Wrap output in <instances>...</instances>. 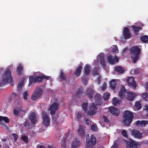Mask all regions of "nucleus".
I'll return each instance as SVG.
<instances>
[{
	"instance_id": "f257e3e1",
	"label": "nucleus",
	"mask_w": 148,
	"mask_h": 148,
	"mask_svg": "<svg viewBox=\"0 0 148 148\" xmlns=\"http://www.w3.org/2000/svg\"><path fill=\"white\" fill-rule=\"evenodd\" d=\"M141 50V49L137 46L135 45L131 47L130 49V53L132 62L135 63L139 59Z\"/></svg>"
},
{
	"instance_id": "f03ea898",
	"label": "nucleus",
	"mask_w": 148,
	"mask_h": 148,
	"mask_svg": "<svg viewBox=\"0 0 148 148\" xmlns=\"http://www.w3.org/2000/svg\"><path fill=\"white\" fill-rule=\"evenodd\" d=\"M123 122L125 126H129L134 117L132 112L129 110L125 111L123 113Z\"/></svg>"
},
{
	"instance_id": "7ed1b4c3",
	"label": "nucleus",
	"mask_w": 148,
	"mask_h": 148,
	"mask_svg": "<svg viewBox=\"0 0 148 148\" xmlns=\"http://www.w3.org/2000/svg\"><path fill=\"white\" fill-rule=\"evenodd\" d=\"M49 77L46 75H42L41 76H36L34 77V75L30 76L29 77V86L32 87L34 84L36 83H39L42 81L44 79H48Z\"/></svg>"
},
{
	"instance_id": "20e7f679",
	"label": "nucleus",
	"mask_w": 148,
	"mask_h": 148,
	"mask_svg": "<svg viewBox=\"0 0 148 148\" xmlns=\"http://www.w3.org/2000/svg\"><path fill=\"white\" fill-rule=\"evenodd\" d=\"M11 71L9 69H6L5 73L2 75V81H0V86H3L6 83H11L12 80L11 75Z\"/></svg>"
},
{
	"instance_id": "39448f33",
	"label": "nucleus",
	"mask_w": 148,
	"mask_h": 148,
	"mask_svg": "<svg viewBox=\"0 0 148 148\" xmlns=\"http://www.w3.org/2000/svg\"><path fill=\"white\" fill-rule=\"evenodd\" d=\"M86 146L87 148H92V146L95 145L96 139L94 135H92L90 138H89V135L87 134L86 135Z\"/></svg>"
},
{
	"instance_id": "423d86ee",
	"label": "nucleus",
	"mask_w": 148,
	"mask_h": 148,
	"mask_svg": "<svg viewBox=\"0 0 148 148\" xmlns=\"http://www.w3.org/2000/svg\"><path fill=\"white\" fill-rule=\"evenodd\" d=\"M43 92V90L39 87L37 86L32 95L31 99L33 100H37L42 96Z\"/></svg>"
},
{
	"instance_id": "0eeeda50",
	"label": "nucleus",
	"mask_w": 148,
	"mask_h": 148,
	"mask_svg": "<svg viewBox=\"0 0 148 148\" xmlns=\"http://www.w3.org/2000/svg\"><path fill=\"white\" fill-rule=\"evenodd\" d=\"M42 118L43 119L42 123L46 127L50 125V120L47 113L44 111H42Z\"/></svg>"
},
{
	"instance_id": "6e6552de",
	"label": "nucleus",
	"mask_w": 148,
	"mask_h": 148,
	"mask_svg": "<svg viewBox=\"0 0 148 148\" xmlns=\"http://www.w3.org/2000/svg\"><path fill=\"white\" fill-rule=\"evenodd\" d=\"M89 110L87 111V114L90 116L95 115L97 110L96 105L94 103H92L90 105Z\"/></svg>"
},
{
	"instance_id": "1a4fd4ad",
	"label": "nucleus",
	"mask_w": 148,
	"mask_h": 148,
	"mask_svg": "<svg viewBox=\"0 0 148 148\" xmlns=\"http://www.w3.org/2000/svg\"><path fill=\"white\" fill-rule=\"evenodd\" d=\"M59 104L56 102H54L50 107L49 110L51 114L53 115L56 114V111L59 108Z\"/></svg>"
},
{
	"instance_id": "9d476101",
	"label": "nucleus",
	"mask_w": 148,
	"mask_h": 148,
	"mask_svg": "<svg viewBox=\"0 0 148 148\" xmlns=\"http://www.w3.org/2000/svg\"><path fill=\"white\" fill-rule=\"evenodd\" d=\"M131 133L132 135L138 139H141L143 137L142 133L137 130H132L131 131Z\"/></svg>"
},
{
	"instance_id": "9b49d317",
	"label": "nucleus",
	"mask_w": 148,
	"mask_h": 148,
	"mask_svg": "<svg viewBox=\"0 0 148 148\" xmlns=\"http://www.w3.org/2000/svg\"><path fill=\"white\" fill-rule=\"evenodd\" d=\"M126 81L129 86L133 89H135L136 88V84L133 77H129L126 80Z\"/></svg>"
},
{
	"instance_id": "f8f14e48",
	"label": "nucleus",
	"mask_w": 148,
	"mask_h": 148,
	"mask_svg": "<svg viewBox=\"0 0 148 148\" xmlns=\"http://www.w3.org/2000/svg\"><path fill=\"white\" fill-rule=\"evenodd\" d=\"M107 59L109 63L111 64L117 62L119 60V58L117 57L116 56L113 57L111 55L108 56Z\"/></svg>"
},
{
	"instance_id": "ddd939ff",
	"label": "nucleus",
	"mask_w": 148,
	"mask_h": 148,
	"mask_svg": "<svg viewBox=\"0 0 148 148\" xmlns=\"http://www.w3.org/2000/svg\"><path fill=\"white\" fill-rule=\"evenodd\" d=\"M110 112L113 115L117 116H118L120 111L119 109L114 107L111 106L109 108Z\"/></svg>"
},
{
	"instance_id": "4468645a",
	"label": "nucleus",
	"mask_w": 148,
	"mask_h": 148,
	"mask_svg": "<svg viewBox=\"0 0 148 148\" xmlns=\"http://www.w3.org/2000/svg\"><path fill=\"white\" fill-rule=\"evenodd\" d=\"M123 34L125 39L130 38L131 34L130 33L129 28L127 27H125L123 29Z\"/></svg>"
},
{
	"instance_id": "2eb2a0df",
	"label": "nucleus",
	"mask_w": 148,
	"mask_h": 148,
	"mask_svg": "<svg viewBox=\"0 0 148 148\" xmlns=\"http://www.w3.org/2000/svg\"><path fill=\"white\" fill-rule=\"evenodd\" d=\"M36 115V114L35 113L32 112L29 116V119L30 120L31 122L33 124H35L37 121Z\"/></svg>"
},
{
	"instance_id": "dca6fc26",
	"label": "nucleus",
	"mask_w": 148,
	"mask_h": 148,
	"mask_svg": "<svg viewBox=\"0 0 148 148\" xmlns=\"http://www.w3.org/2000/svg\"><path fill=\"white\" fill-rule=\"evenodd\" d=\"M86 95L89 98L92 99L93 97V95L95 92V91L92 88L89 87L86 90Z\"/></svg>"
},
{
	"instance_id": "f3484780",
	"label": "nucleus",
	"mask_w": 148,
	"mask_h": 148,
	"mask_svg": "<svg viewBox=\"0 0 148 148\" xmlns=\"http://www.w3.org/2000/svg\"><path fill=\"white\" fill-rule=\"evenodd\" d=\"M84 128L82 125H79L78 130V134L80 136L84 137L85 135V132L84 130Z\"/></svg>"
},
{
	"instance_id": "a211bd4d",
	"label": "nucleus",
	"mask_w": 148,
	"mask_h": 148,
	"mask_svg": "<svg viewBox=\"0 0 148 148\" xmlns=\"http://www.w3.org/2000/svg\"><path fill=\"white\" fill-rule=\"evenodd\" d=\"M80 141L77 138L73 140L71 145V148H77L80 145Z\"/></svg>"
},
{
	"instance_id": "6ab92c4d",
	"label": "nucleus",
	"mask_w": 148,
	"mask_h": 148,
	"mask_svg": "<svg viewBox=\"0 0 148 148\" xmlns=\"http://www.w3.org/2000/svg\"><path fill=\"white\" fill-rule=\"evenodd\" d=\"M3 121H4V123H9L10 120L7 117L0 116V125H4Z\"/></svg>"
},
{
	"instance_id": "aec40b11",
	"label": "nucleus",
	"mask_w": 148,
	"mask_h": 148,
	"mask_svg": "<svg viewBox=\"0 0 148 148\" xmlns=\"http://www.w3.org/2000/svg\"><path fill=\"white\" fill-rule=\"evenodd\" d=\"M127 99L129 101H133L136 96L134 93L132 92H127Z\"/></svg>"
},
{
	"instance_id": "412c9836",
	"label": "nucleus",
	"mask_w": 148,
	"mask_h": 148,
	"mask_svg": "<svg viewBox=\"0 0 148 148\" xmlns=\"http://www.w3.org/2000/svg\"><path fill=\"white\" fill-rule=\"evenodd\" d=\"M24 67L22 65L20 64L16 68V74L18 75H20L23 72Z\"/></svg>"
},
{
	"instance_id": "4be33fe9",
	"label": "nucleus",
	"mask_w": 148,
	"mask_h": 148,
	"mask_svg": "<svg viewBox=\"0 0 148 148\" xmlns=\"http://www.w3.org/2000/svg\"><path fill=\"white\" fill-rule=\"evenodd\" d=\"M126 92V89H125L124 86H123L121 88L120 90L119 93V96L121 98H122L125 94Z\"/></svg>"
},
{
	"instance_id": "5701e85b",
	"label": "nucleus",
	"mask_w": 148,
	"mask_h": 148,
	"mask_svg": "<svg viewBox=\"0 0 148 148\" xmlns=\"http://www.w3.org/2000/svg\"><path fill=\"white\" fill-rule=\"evenodd\" d=\"M115 70L119 74H122L124 72V69L120 66H116L115 67Z\"/></svg>"
},
{
	"instance_id": "b1692460",
	"label": "nucleus",
	"mask_w": 148,
	"mask_h": 148,
	"mask_svg": "<svg viewBox=\"0 0 148 148\" xmlns=\"http://www.w3.org/2000/svg\"><path fill=\"white\" fill-rule=\"evenodd\" d=\"M148 123L147 121L142 120L141 121L140 120L137 121L136 122L135 124L136 125H143L145 126Z\"/></svg>"
},
{
	"instance_id": "393cba45",
	"label": "nucleus",
	"mask_w": 148,
	"mask_h": 148,
	"mask_svg": "<svg viewBox=\"0 0 148 148\" xmlns=\"http://www.w3.org/2000/svg\"><path fill=\"white\" fill-rule=\"evenodd\" d=\"M95 102L97 103V104L101 105V104L100 103H101V97L100 95L98 94L96 95L95 96Z\"/></svg>"
},
{
	"instance_id": "a878e982",
	"label": "nucleus",
	"mask_w": 148,
	"mask_h": 148,
	"mask_svg": "<svg viewBox=\"0 0 148 148\" xmlns=\"http://www.w3.org/2000/svg\"><path fill=\"white\" fill-rule=\"evenodd\" d=\"M82 69V67L81 66H79L77 68L74 73V74L77 76H79L81 73Z\"/></svg>"
},
{
	"instance_id": "bb28decb",
	"label": "nucleus",
	"mask_w": 148,
	"mask_h": 148,
	"mask_svg": "<svg viewBox=\"0 0 148 148\" xmlns=\"http://www.w3.org/2000/svg\"><path fill=\"white\" fill-rule=\"evenodd\" d=\"M25 80V77L23 78L20 82L18 83V85L17 86V90L18 91H20L22 89V87L23 86L24 81Z\"/></svg>"
},
{
	"instance_id": "cd10ccee",
	"label": "nucleus",
	"mask_w": 148,
	"mask_h": 148,
	"mask_svg": "<svg viewBox=\"0 0 148 148\" xmlns=\"http://www.w3.org/2000/svg\"><path fill=\"white\" fill-rule=\"evenodd\" d=\"M90 66L88 64H87L85 66L84 69V73L86 75H88L90 73Z\"/></svg>"
},
{
	"instance_id": "c85d7f7f",
	"label": "nucleus",
	"mask_w": 148,
	"mask_h": 148,
	"mask_svg": "<svg viewBox=\"0 0 148 148\" xmlns=\"http://www.w3.org/2000/svg\"><path fill=\"white\" fill-rule=\"evenodd\" d=\"M131 27L133 29V30L135 34L138 33L139 32L140 30H141L142 29L141 27L136 26L135 25H132L131 26Z\"/></svg>"
},
{
	"instance_id": "c756f323",
	"label": "nucleus",
	"mask_w": 148,
	"mask_h": 148,
	"mask_svg": "<svg viewBox=\"0 0 148 148\" xmlns=\"http://www.w3.org/2000/svg\"><path fill=\"white\" fill-rule=\"evenodd\" d=\"M129 146L130 148H135V142L132 139H130L129 142Z\"/></svg>"
},
{
	"instance_id": "7c9ffc66",
	"label": "nucleus",
	"mask_w": 148,
	"mask_h": 148,
	"mask_svg": "<svg viewBox=\"0 0 148 148\" xmlns=\"http://www.w3.org/2000/svg\"><path fill=\"white\" fill-rule=\"evenodd\" d=\"M112 104L115 106H118L120 104V102L117 98L114 97L113 98Z\"/></svg>"
},
{
	"instance_id": "2f4dec72",
	"label": "nucleus",
	"mask_w": 148,
	"mask_h": 148,
	"mask_svg": "<svg viewBox=\"0 0 148 148\" xmlns=\"http://www.w3.org/2000/svg\"><path fill=\"white\" fill-rule=\"evenodd\" d=\"M141 40L144 43H148V36H143L140 37Z\"/></svg>"
},
{
	"instance_id": "473e14b6",
	"label": "nucleus",
	"mask_w": 148,
	"mask_h": 148,
	"mask_svg": "<svg viewBox=\"0 0 148 148\" xmlns=\"http://www.w3.org/2000/svg\"><path fill=\"white\" fill-rule=\"evenodd\" d=\"M110 84L111 89L113 90H114L116 85L115 80L114 79L112 80L110 82Z\"/></svg>"
},
{
	"instance_id": "72a5a7b5",
	"label": "nucleus",
	"mask_w": 148,
	"mask_h": 148,
	"mask_svg": "<svg viewBox=\"0 0 148 148\" xmlns=\"http://www.w3.org/2000/svg\"><path fill=\"white\" fill-rule=\"evenodd\" d=\"M100 63L101 65L103 68L105 66V61L104 58L103 56H101L99 58Z\"/></svg>"
},
{
	"instance_id": "f704fd0d",
	"label": "nucleus",
	"mask_w": 148,
	"mask_h": 148,
	"mask_svg": "<svg viewBox=\"0 0 148 148\" xmlns=\"http://www.w3.org/2000/svg\"><path fill=\"white\" fill-rule=\"evenodd\" d=\"M83 89L80 88L78 89L76 92V95L77 97H79L82 95L83 92Z\"/></svg>"
},
{
	"instance_id": "c9c22d12",
	"label": "nucleus",
	"mask_w": 148,
	"mask_h": 148,
	"mask_svg": "<svg viewBox=\"0 0 148 148\" xmlns=\"http://www.w3.org/2000/svg\"><path fill=\"white\" fill-rule=\"evenodd\" d=\"M23 99L24 100H27L29 97V93L27 91H25L23 93Z\"/></svg>"
},
{
	"instance_id": "e433bc0d",
	"label": "nucleus",
	"mask_w": 148,
	"mask_h": 148,
	"mask_svg": "<svg viewBox=\"0 0 148 148\" xmlns=\"http://www.w3.org/2000/svg\"><path fill=\"white\" fill-rule=\"evenodd\" d=\"M60 79L61 80L65 81L66 80V75L62 71H61L60 75Z\"/></svg>"
},
{
	"instance_id": "4c0bfd02",
	"label": "nucleus",
	"mask_w": 148,
	"mask_h": 148,
	"mask_svg": "<svg viewBox=\"0 0 148 148\" xmlns=\"http://www.w3.org/2000/svg\"><path fill=\"white\" fill-rule=\"evenodd\" d=\"M87 106L88 104L87 103H84L82 105V108L84 111L85 112L87 113Z\"/></svg>"
},
{
	"instance_id": "58836bf2",
	"label": "nucleus",
	"mask_w": 148,
	"mask_h": 148,
	"mask_svg": "<svg viewBox=\"0 0 148 148\" xmlns=\"http://www.w3.org/2000/svg\"><path fill=\"white\" fill-rule=\"evenodd\" d=\"M142 97L145 101H148V93L144 92L142 95Z\"/></svg>"
},
{
	"instance_id": "ea45409f",
	"label": "nucleus",
	"mask_w": 148,
	"mask_h": 148,
	"mask_svg": "<svg viewBox=\"0 0 148 148\" xmlns=\"http://www.w3.org/2000/svg\"><path fill=\"white\" fill-rule=\"evenodd\" d=\"M110 94L108 92H106L104 94L103 97L104 100H107L110 96Z\"/></svg>"
},
{
	"instance_id": "a19ab883",
	"label": "nucleus",
	"mask_w": 148,
	"mask_h": 148,
	"mask_svg": "<svg viewBox=\"0 0 148 148\" xmlns=\"http://www.w3.org/2000/svg\"><path fill=\"white\" fill-rule=\"evenodd\" d=\"M135 106L138 110H140L141 108V106L139 102H136Z\"/></svg>"
},
{
	"instance_id": "79ce46f5",
	"label": "nucleus",
	"mask_w": 148,
	"mask_h": 148,
	"mask_svg": "<svg viewBox=\"0 0 148 148\" xmlns=\"http://www.w3.org/2000/svg\"><path fill=\"white\" fill-rule=\"evenodd\" d=\"M21 139L25 143H27L28 141V139L27 136H23L21 137Z\"/></svg>"
},
{
	"instance_id": "37998d69",
	"label": "nucleus",
	"mask_w": 148,
	"mask_h": 148,
	"mask_svg": "<svg viewBox=\"0 0 148 148\" xmlns=\"http://www.w3.org/2000/svg\"><path fill=\"white\" fill-rule=\"evenodd\" d=\"M21 111V110L18 109L17 110L16 109H14L13 110L14 114L15 115L17 116L18 115L19 113Z\"/></svg>"
},
{
	"instance_id": "c03bdc74",
	"label": "nucleus",
	"mask_w": 148,
	"mask_h": 148,
	"mask_svg": "<svg viewBox=\"0 0 148 148\" xmlns=\"http://www.w3.org/2000/svg\"><path fill=\"white\" fill-rule=\"evenodd\" d=\"M112 51L116 53H118L119 51L117 47L115 45L112 48Z\"/></svg>"
},
{
	"instance_id": "a18cd8bd",
	"label": "nucleus",
	"mask_w": 148,
	"mask_h": 148,
	"mask_svg": "<svg viewBox=\"0 0 148 148\" xmlns=\"http://www.w3.org/2000/svg\"><path fill=\"white\" fill-rule=\"evenodd\" d=\"M103 118L105 122L108 123L110 122V121L108 118L106 116H103Z\"/></svg>"
},
{
	"instance_id": "49530a36",
	"label": "nucleus",
	"mask_w": 148,
	"mask_h": 148,
	"mask_svg": "<svg viewBox=\"0 0 148 148\" xmlns=\"http://www.w3.org/2000/svg\"><path fill=\"white\" fill-rule=\"evenodd\" d=\"M122 135L125 137H127V135L126 131L125 130H123L122 131Z\"/></svg>"
},
{
	"instance_id": "de8ad7c7",
	"label": "nucleus",
	"mask_w": 148,
	"mask_h": 148,
	"mask_svg": "<svg viewBox=\"0 0 148 148\" xmlns=\"http://www.w3.org/2000/svg\"><path fill=\"white\" fill-rule=\"evenodd\" d=\"M82 117V114L80 112H79L77 115V119L78 120V121H79L80 119Z\"/></svg>"
},
{
	"instance_id": "09e8293b",
	"label": "nucleus",
	"mask_w": 148,
	"mask_h": 148,
	"mask_svg": "<svg viewBox=\"0 0 148 148\" xmlns=\"http://www.w3.org/2000/svg\"><path fill=\"white\" fill-rule=\"evenodd\" d=\"M12 135L14 136V141H16L18 138V135L15 134H12Z\"/></svg>"
},
{
	"instance_id": "8fccbe9b",
	"label": "nucleus",
	"mask_w": 148,
	"mask_h": 148,
	"mask_svg": "<svg viewBox=\"0 0 148 148\" xmlns=\"http://www.w3.org/2000/svg\"><path fill=\"white\" fill-rule=\"evenodd\" d=\"M91 129L92 131H96L97 130V127L95 125H92L91 126Z\"/></svg>"
},
{
	"instance_id": "3c124183",
	"label": "nucleus",
	"mask_w": 148,
	"mask_h": 148,
	"mask_svg": "<svg viewBox=\"0 0 148 148\" xmlns=\"http://www.w3.org/2000/svg\"><path fill=\"white\" fill-rule=\"evenodd\" d=\"M82 83L84 85H85L87 84V81L85 78L83 77H82Z\"/></svg>"
},
{
	"instance_id": "603ef678",
	"label": "nucleus",
	"mask_w": 148,
	"mask_h": 148,
	"mask_svg": "<svg viewBox=\"0 0 148 148\" xmlns=\"http://www.w3.org/2000/svg\"><path fill=\"white\" fill-rule=\"evenodd\" d=\"M93 73L94 75H98V71L97 68H94L93 71Z\"/></svg>"
},
{
	"instance_id": "864d4df0",
	"label": "nucleus",
	"mask_w": 148,
	"mask_h": 148,
	"mask_svg": "<svg viewBox=\"0 0 148 148\" xmlns=\"http://www.w3.org/2000/svg\"><path fill=\"white\" fill-rule=\"evenodd\" d=\"M107 88V85L105 83L103 84L102 87L101 89L103 90H105Z\"/></svg>"
},
{
	"instance_id": "5fc2aeb1",
	"label": "nucleus",
	"mask_w": 148,
	"mask_h": 148,
	"mask_svg": "<svg viewBox=\"0 0 148 148\" xmlns=\"http://www.w3.org/2000/svg\"><path fill=\"white\" fill-rule=\"evenodd\" d=\"M101 80V76H99L97 79V82L98 84H99L100 83Z\"/></svg>"
},
{
	"instance_id": "6e6d98bb",
	"label": "nucleus",
	"mask_w": 148,
	"mask_h": 148,
	"mask_svg": "<svg viewBox=\"0 0 148 148\" xmlns=\"http://www.w3.org/2000/svg\"><path fill=\"white\" fill-rule=\"evenodd\" d=\"M23 125L25 127H27V126L29 125V123L27 121H26L24 123Z\"/></svg>"
},
{
	"instance_id": "4d7b16f0",
	"label": "nucleus",
	"mask_w": 148,
	"mask_h": 148,
	"mask_svg": "<svg viewBox=\"0 0 148 148\" xmlns=\"http://www.w3.org/2000/svg\"><path fill=\"white\" fill-rule=\"evenodd\" d=\"M58 115H56L55 116H53L52 117L53 119V120L54 121H56L57 119H58Z\"/></svg>"
},
{
	"instance_id": "13d9d810",
	"label": "nucleus",
	"mask_w": 148,
	"mask_h": 148,
	"mask_svg": "<svg viewBox=\"0 0 148 148\" xmlns=\"http://www.w3.org/2000/svg\"><path fill=\"white\" fill-rule=\"evenodd\" d=\"M61 143H62V144H61L62 146L64 147H65L66 146V142H65L64 141L62 142V141H61Z\"/></svg>"
},
{
	"instance_id": "bf43d9fd",
	"label": "nucleus",
	"mask_w": 148,
	"mask_h": 148,
	"mask_svg": "<svg viewBox=\"0 0 148 148\" xmlns=\"http://www.w3.org/2000/svg\"><path fill=\"white\" fill-rule=\"evenodd\" d=\"M85 121L86 122V124L87 125H89V123H90V121L88 119H86L85 120Z\"/></svg>"
},
{
	"instance_id": "052dcab7",
	"label": "nucleus",
	"mask_w": 148,
	"mask_h": 148,
	"mask_svg": "<svg viewBox=\"0 0 148 148\" xmlns=\"http://www.w3.org/2000/svg\"><path fill=\"white\" fill-rule=\"evenodd\" d=\"M38 148H46L45 147L42 145H38L37 146Z\"/></svg>"
},
{
	"instance_id": "680f3d73",
	"label": "nucleus",
	"mask_w": 148,
	"mask_h": 148,
	"mask_svg": "<svg viewBox=\"0 0 148 148\" xmlns=\"http://www.w3.org/2000/svg\"><path fill=\"white\" fill-rule=\"evenodd\" d=\"M66 136H64L63 137L62 140L61 141L62 142H66Z\"/></svg>"
},
{
	"instance_id": "e2e57ef3",
	"label": "nucleus",
	"mask_w": 148,
	"mask_h": 148,
	"mask_svg": "<svg viewBox=\"0 0 148 148\" xmlns=\"http://www.w3.org/2000/svg\"><path fill=\"white\" fill-rule=\"evenodd\" d=\"M117 143H115L114 144V145L112 147V148H117Z\"/></svg>"
},
{
	"instance_id": "0e129e2a",
	"label": "nucleus",
	"mask_w": 148,
	"mask_h": 148,
	"mask_svg": "<svg viewBox=\"0 0 148 148\" xmlns=\"http://www.w3.org/2000/svg\"><path fill=\"white\" fill-rule=\"evenodd\" d=\"M135 145H136V147H140V144L138 143H135Z\"/></svg>"
},
{
	"instance_id": "69168bd1",
	"label": "nucleus",
	"mask_w": 148,
	"mask_h": 148,
	"mask_svg": "<svg viewBox=\"0 0 148 148\" xmlns=\"http://www.w3.org/2000/svg\"><path fill=\"white\" fill-rule=\"evenodd\" d=\"M47 148H55L53 146H48Z\"/></svg>"
},
{
	"instance_id": "338daca9",
	"label": "nucleus",
	"mask_w": 148,
	"mask_h": 148,
	"mask_svg": "<svg viewBox=\"0 0 148 148\" xmlns=\"http://www.w3.org/2000/svg\"><path fill=\"white\" fill-rule=\"evenodd\" d=\"M1 140L3 142H5L6 141L7 139L5 138H3L1 139Z\"/></svg>"
},
{
	"instance_id": "774afa93",
	"label": "nucleus",
	"mask_w": 148,
	"mask_h": 148,
	"mask_svg": "<svg viewBox=\"0 0 148 148\" xmlns=\"http://www.w3.org/2000/svg\"><path fill=\"white\" fill-rule=\"evenodd\" d=\"M147 109L148 110V106H147V107H146Z\"/></svg>"
}]
</instances>
